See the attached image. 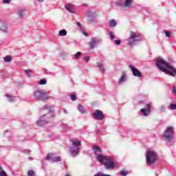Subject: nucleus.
<instances>
[{
	"label": "nucleus",
	"instance_id": "f257e3e1",
	"mask_svg": "<svg viewBox=\"0 0 176 176\" xmlns=\"http://www.w3.org/2000/svg\"><path fill=\"white\" fill-rule=\"evenodd\" d=\"M97 159L101 164H104L107 170H112L115 168V160L111 156H104L102 155H98Z\"/></svg>",
	"mask_w": 176,
	"mask_h": 176
},
{
	"label": "nucleus",
	"instance_id": "f03ea898",
	"mask_svg": "<svg viewBox=\"0 0 176 176\" xmlns=\"http://www.w3.org/2000/svg\"><path fill=\"white\" fill-rule=\"evenodd\" d=\"M72 144L73 146H74V147L70 148V153L72 154L73 157H75V156H76L78 153H79L78 146H80L81 142H80V140L78 139H75L72 141Z\"/></svg>",
	"mask_w": 176,
	"mask_h": 176
},
{
	"label": "nucleus",
	"instance_id": "7ed1b4c3",
	"mask_svg": "<svg viewBox=\"0 0 176 176\" xmlns=\"http://www.w3.org/2000/svg\"><path fill=\"white\" fill-rule=\"evenodd\" d=\"M157 160L156 153L152 151H148L146 153V162L148 164H154Z\"/></svg>",
	"mask_w": 176,
	"mask_h": 176
},
{
	"label": "nucleus",
	"instance_id": "20e7f679",
	"mask_svg": "<svg viewBox=\"0 0 176 176\" xmlns=\"http://www.w3.org/2000/svg\"><path fill=\"white\" fill-rule=\"evenodd\" d=\"M34 97L38 100H42V101H46L47 100L50 99V96L47 92H44L39 90L34 91Z\"/></svg>",
	"mask_w": 176,
	"mask_h": 176
},
{
	"label": "nucleus",
	"instance_id": "39448f33",
	"mask_svg": "<svg viewBox=\"0 0 176 176\" xmlns=\"http://www.w3.org/2000/svg\"><path fill=\"white\" fill-rule=\"evenodd\" d=\"M173 134H174V127L168 126L163 135V137L165 139V141H167L168 142H170V140L173 139Z\"/></svg>",
	"mask_w": 176,
	"mask_h": 176
},
{
	"label": "nucleus",
	"instance_id": "423d86ee",
	"mask_svg": "<svg viewBox=\"0 0 176 176\" xmlns=\"http://www.w3.org/2000/svg\"><path fill=\"white\" fill-rule=\"evenodd\" d=\"M129 38L127 41V44L129 45L130 46H133L134 43L135 42V39H137V34L135 32L131 31L129 33Z\"/></svg>",
	"mask_w": 176,
	"mask_h": 176
},
{
	"label": "nucleus",
	"instance_id": "0eeeda50",
	"mask_svg": "<svg viewBox=\"0 0 176 176\" xmlns=\"http://www.w3.org/2000/svg\"><path fill=\"white\" fill-rule=\"evenodd\" d=\"M46 160H51L52 162H60L61 158L60 157H56V155L52 153H49L45 157Z\"/></svg>",
	"mask_w": 176,
	"mask_h": 176
},
{
	"label": "nucleus",
	"instance_id": "6e6552de",
	"mask_svg": "<svg viewBox=\"0 0 176 176\" xmlns=\"http://www.w3.org/2000/svg\"><path fill=\"white\" fill-rule=\"evenodd\" d=\"M93 118L98 120H102L104 119V113L100 110H96L95 113H93Z\"/></svg>",
	"mask_w": 176,
	"mask_h": 176
},
{
	"label": "nucleus",
	"instance_id": "1a4fd4ad",
	"mask_svg": "<svg viewBox=\"0 0 176 176\" xmlns=\"http://www.w3.org/2000/svg\"><path fill=\"white\" fill-rule=\"evenodd\" d=\"M131 71L134 76H137L138 78H141L142 76V74L134 66L130 65Z\"/></svg>",
	"mask_w": 176,
	"mask_h": 176
},
{
	"label": "nucleus",
	"instance_id": "9d476101",
	"mask_svg": "<svg viewBox=\"0 0 176 176\" xmlns=\"http://www.w3.org/2000/svg\"><path fill=\"white\" fill-rule=\"evenodd\" d=\"M146 109H141L140 111L142 113V115H144V116H148V115H149L151 113V104H146Z\"/></svg>",
	"mask_w": 176,
	"mask_h": 176
},
{
	"label": "nucleus",
	"instance_id": "9b49d317",
	"mask_svg": "<svg viewBox=\"0 0 176 176\" xmlns=\"http://www.w3.org/2000/svg\"><path fill=\"white\" fill-rule=\"evenodd\" d=\"M97 43H98V40L96 38H91L89 41V47L91 49H94V46H96V44Z\"/></svg>",
	"mask_w": 176,
	"mask_h": 176
},
{
	"label": "nucleus",
	"instance_id": "f8f14e48",
	"mask_svg": "<svg viewBox=\"0 0 176 176\" xmlns=\"http://www.w3.org/2000/svg\"><path fill=\"white\" fill-rule=\"evenodd\" d=\"M0 30L1 31H3V32H6V31H8V26L6 25V23L2 21H0Z\"/></svg>",
	"mask_w": 176,
	"mask_h": 176
},
{
	"label": "nucleus",
	"instance_id": "ddd939ff",
	"mask_svg": "<svg viewBox=\"0 0 176 176\" xmlns=\"http://www.w3.org/2000/svg\"><path fill=\"white\" fill-rule=\"evenodd\" d=\"M133 5V0H125L124 8H130Z\"/></svg>",
	"mask_w": 176,
	"mask_h": 176
},
{
	"label": "nucleus",
	"instance_id": "4468645a",
	"mask_svg": "<svg viewBox=\"0 0 176 176\" xmlns=\"http://www.w3.org/2000/svg\"><path fill=\"white\" fill-rule=\"evenodd\" d=\"M74 8V6L72 4H67L65 6L66 10H68V12H70V13H72V8Z\"/></svg>",
	"mask_w": 176,
	"mask_h": 176
},
{
	"label": "nucleus",
	"instance_id": "2eb2a0df",
	"mask_svg": "<svg viewBox=\"0 0 176 176\" xmlns=\"http://www.w3.org/2000/svg\"><path fill=\"white\" fill-rule=\"evenodd\" d=\"M67 35V30H62L59 31V36H65Z\"/></svg>",
	"mask_w": 176,
	"mask_h": 176
},
{
	"label": "nucleus",
	"instance_id": "dca6fc26",
	"mask_svg": "<svg viewBox=\"0 0 176 176\" xmlns=\"http://www.w3.org/2000/svg\"><path fill=\"white\" fill-rule=\"evenodd\" d=\"M110 27H116V21L115 19H112L109 22Z\"/></svg>",
	"mask_w": 176,
	"mask_h": 176
},
{
	"label": "nucleus",
	"instance_id": "f3484780",
	"mask_svg": "<svg viewBox=\"0 0 176 176\" xmlns=\"http://www.w3.org/2000/svg\"><path fill=\"white\" fill-rule=\"evenodd\" d=\"M78 111H80L81 113H85L86 112V109H85V107L82 105L78 106Z\"/></svg>",
	"mask_w": 176,
	"mask_h": 176
},
{
	"label": "nucleus",
	"instance_id": "a211bd4d",
	"mask_svg": "<svg viewBox=\"0 0 176 176\" xmlns=\"http://www.w3.org/2000/svg\"><path fill=\"white\" fill-rule=\"evenodd\" d=\"M25 74L28 76V78H31V74H32V72L31 69H26L25 70Z\"/></svg>",
	"mask_w": 176,
	"mask_h": 176
},
{
	"label": "nucleus",
	"instance_id": "6ab92c4d",
	"mask_svg": "<svg viewBox=\"0 0 176 176\" xmlns=\"http://www.w3.org/2000/svg\"><path fill=\"white\" fill-rule=\"evenodd\" d=\"M4 61L6 63H10V61H12V58L9 56H6V57H4Z\"/></svg>",
	"mask_w": 176,
	"mask_h": 176
},
{
	"label": "nucleus",
	"instance_id": "aec40b11",
	"mask_svg": "<svg viewBox=\"0 0 176 176\" xmlns=\"http://www.w3.org/2000/svg\"><path fill=\"white\" fill-rule=\"evenodd\" d=\"M126 80V74H123L121 78H120V83H122Z\"/></svg>",
	"mask_w": 176,
	"mask_h": 176
},
{
	"label": "nucleus",
	"instance_id": "412c9836",
	"mask_svg": "<svg viewBox=\"0 0 176 176\" xmlns=\"http://www.w3.org/2000/svg\"><path fill=\"white\" fill-rule=\"evenodd\" d=\"M38 126H45V120H40L37 122Z\"/></svg>",
	"mask_w": 176,
	"mask_h": 176
},
{
	"label": "nucleus",
	"instance_id": "4be33fe9",
	"mask_svg": "<svg viewBox=\"0 0 176 176\" xmlns=\"http://www.w3.org/2000/svg\"><path fill=\"white\" fill-rule=\"evenodd\" d=\"M94 151H95V152H101V148L98 146H94Z\"/></svg>",
	"mask_w": 176,
	"mask_h": 176
},
{
	"label": "nucleus",
	"instance_id": "5701e85b",
	"mask_svg": "<svg viewBox=\"0 0 176 176\" xmlns=\"http://www.w3.org/2000/svg\"><path fill=\"white\" fill-rule=\"evenodd\" d=\"M47 82L46 79H42L39 81V85H46Z\"/></svg>",
	"mask_w": 176,
	"mask_h": 176
},
{
	"label": "nucleus",
	"instance_id": "b1692460",
	"mask_svg": "<svg viewBox=\"0 0 176 176\" xmlns=\"http://www.w3.org/2000/svg\"><path fill=\"white\" fill-rule=\"evenodd\" d=\"M28 175V176H35V172H34V170H29Z\"/></svg>",
	"mask_w": 176,
	"mask_h": 176
},
{
	"label": "nucleus",
	"instance_id": "393cba45",
	"mask_svg": "<svg viewBox=\"0 0 176 176\" xmlns=\"http://www.w3.org/2000/svg\"><path fill=\"white\" fill-rule=\"evenodd\" d=\"M81 56H82V52H77V54H76V60H78V58H80Z\"/></svg>",
	"mask_w": 176,
	"mask_h": 176
},
{
	"label": "nucleus",
	"instance_id": "a878e982",
	"mask_svg": "<svg viewBox=\"0 0 176 176\" xmlns=\"http://www.w3.org/2000/svg\"><path fill=\"white\" fill-rule=\"evenodd\" d=\"M169 109H176V104H170L169 106Z\"/></svg>",
	"mask_w": 176,
	"mask_h": 176
},
{
	"label": "nucleus",
	"instance_id": "bb28decb",
	"mask_svg": "<svg viewBox=\"0 0 176 176\" xmlns=\"http://www.w3.org/2000/svg\"><path fill=\"white\" fill-rule=\"evenodd\" d=\"M70 97H71L72 101H76V96H75L74 94H71Z\"/></svg>",
	"mask_w": 176,
	"mask_h": 176
},
{
	"label": "nucleus",
	"instance_id": "cd10ccee",
	"mask_svg": "<svg viewBox=\"0 0 176 176\" xmlns=\"http://www.w3.org/2000/svg\"><path fill=\"white\" fill-rule=\"evenodd\" d=\"M0 176H8V174L6 173V172H5L3 170H1L0 171Z\"/></svg>",
	"mask_w": 176,
	"mask_h": 176
},
{
	"label": "nucleus",
	"instance_id": "c85d7f7f",
	"mask_svg": "<svg viewBox=\"0 0 176 176\" xmlns=\"http://www.w3.org/2000/svg\"><path fill=\"white\" fill-rule=\"evenodd\" d=\"M109 36L111 39H115V35L113 34V33L112 32H109Z\"/></svg>",
	"mask_w": 176,
	"mask_h": 176
},
{
	"label": "nucleus",
	"instance_id": "c756f323",
	"mask_svg": "<svg viewBox=\"0 0 176 176\" xmlns=\"http://www.w3.org/2000/svg\"><path fill=\"white\" fill-rule=\"evenodd\" d=\"M94 176H111V175H104V174H102L101 173H98L96 174Z\"/></svg>",
	"mask_w": 176,
	"mask_h": 176
},
{
	"label": "nucleus",
	"instance_id": "7c9ffc66",
	"mask_svg": "<svg viewBox=\"0 0 176 176\" xmlns=\"http://www.w3.org/2000/svg\"><path fill=\"white\" fill-rule=\"evenodd\" d=\"M120 175H122V176H126V175H127V172L122 170V171H121V172L120 173Z\"/></svg>",
	"mask_w": 176,
	"mask_h": 176
},
{
	"label": "nucleus",
	"instance_id": "2f4dec72",
	"mask_svg": "<svg viewBox=\"0 0 176 176\" xmlns=\"http://www.w3.org/2000/svg\"><path fill=\"white\" fill-rule=\"evenodd\" d=\"M12 0H3V3L9 4Z\"/></svg>",
	"mask_w": 176,
	"mask_h": 176
},
{
	"label": "nucleus",
	"instance_id": "473e14b6",
	"mask_svg": "<svg viewBox=\"0 0 176 176\" xmlns=\"http://www.w3.org/2000/svg\"><path fill=\"white\" fill-rule=\"evenodd\" d=\"M165 34L167 38H170V34L169 32L165 31Z\"/></svg>",
	"mask_w": 176,
	"mask_h": 176
},
{
	"label": "nucleus",
	"instance_id": "72a5a7b5",
	"mask_svg": "<svg viewBox=\"0 0 176 176\" xmlns=\"http://www.w3.org/2000/svg\"><path fill=\"white\" fill-rule=\"evenodd\" d=\"M122 41H120V40H116L114 41V43H116V45H120Z\"/></svg>",
	"mask_w": 176,
	"mask_h": 176
},
{
	"label": "nucleus",
	"instance_id": "f704fd0d",
	"mask_svg": "<svg viewBox=\"0 0 176 176\" xmlns=\"http://www.w3.org/2000/svg\"><path fill=\"white\" fill-rule=\"evenodd\" d=\"M173 94H175V96H176V88H175V87H173Z\"/></svg>",
	"mask_w": 176,
	"mask_h": 176
},
{
	"label": "nucleus",
	"instance_id": "c9c22d12",
	"mask_svg": "<svg viewBox=\"0 0 176 176\" xmlns=\"http://www.w3.org/2000/svg\"><path fill=\"white\" fill-rule=\"evenodd\" d=\"M84 60H85V61H89V60H90V57L86 56V57L84 58Z\"/></svg>",
	"mask_w": 176,
	"mask_h": 176
},
{
	"label": "nucleus",
	"instance_id": "e433bc0d",
	"mask_svg": "<svg viewBox=\"0 0 176 176\" xmlns=\"http://www.w3.org/2000/svg\"><path fill=\"white\" fill-rule=\"evenodd\" d=\"M97 65L99 68H101V64H100V63H97Z\"/></svg>",
	"mask_w": 176,
	"mask_h": 176
},
{
	"label": "nucleus",
	"instance_id": "4c0bfd02",
	"mask_svg": "<svg viewBox=\"0 0 176 176\" xmlns=\"http://www.w3.org/2000/svg\"><path fill=\"white\" fill-rule=\"evenodd\" d=\"M0 171H3V170L2 169V166H0Z\"/></svg>",
	"mask_w": 176,
	"mask_h": 176
},
{
	"label": "nucleus",
	"instance_id": "58836bf2",
	"mask_svg": "<svg viewBox=\"0 0 176 176\" xmlns=\"http://www.w3.org/2000/svg\"><path fill=\"white\" fill-rule=\"evenodd\" d=\"M38 2H43V0H37Z\"/></svg>",
	"mask_w": 176,
	"mask_h": 176
},
{
	"label": "nucleus",
	"instance_id": "ea45409f",
	"mask_svg": "<svg viewBox=\"0 0 176 176\" xmlns=\"http://www.w3.org/2000/svg\"><path fill=\"white\" fill-rule=\"evenodd\" d=\"M78 25L79 26V27H80V23H78Z\"/></svg>",
	"mask_w": 176,
	"mask_h": 176
},
{
	"label": "nucleus",
	"instance_id": "a19ab883",
	"mask_svg": "<svg viewBox=\"0 0 176 176\" xmlns=\"http://www.w3.org/2000/svg\"><path fill=\"white\" fill-rule=\"evenodd\" d=\"M20 16H21V17H23V14H21Z\"/></svg>",
	"mask_w": 176,
	"mask_h": 176
}]
</instances>
